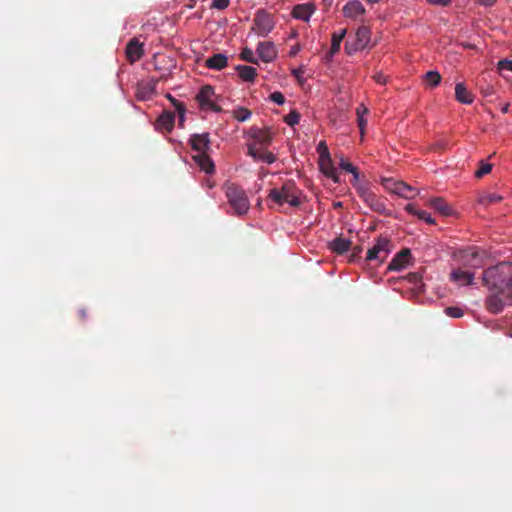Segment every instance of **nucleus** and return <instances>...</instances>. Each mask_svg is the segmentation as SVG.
I'll return each instance as SVG.
<instances>
[{
  "label": "nucleus",
  "mask_w": 512,
  "mask_h": 512,
  "mask_svg": "<svg viewBox=\"0 0 512 512\" xmlns=\"http://www.w3.org/2000/svg\"><path fill=\"white\" fill-rule=\"evenodd\" d=\"M325 147H327V146L325 145V143H324V142H320V143H319V145H318V151L320 152V155H321V154H324V156L326 155V153H325Z\"/></svg>",
  "instance_id": "a18cd8bd"
},
{
  "label": "nucleus",
  "mask_w": 512,
  "mask_h": 512,
  "mask_svg": "<svg viewBox=\"0 0 512 512\" xmlns=\"http://www.w3.org/2000/svg\"><path fill=\"white\" fill-rule=\"evenodd\" d=\"M166 98L172 103V105L175 107L178 115L180 116V118H183L184 115H185V112H186V108H185V105L178 101L177 99H175L171 94H167L166 95Z\"/></svg>",
  "instance_id": "473e14b6"
},
{
  "label": "nucleus",
  "mask_w": 512,
  "mask_h": 512,
  "mask_svg": "<svg viewBox=\"0 0 512 512\" xmlns=\"http://www.w3.org/2000/svg\"><path fill=\"white\" fill-rule=\"evenodd\" d=\"M346 33H347L346 29H341L339 32H334L332 34L331 47H330V51H329V57H333L336 53L339 52L340 46H341V42L344 39Z\"/></svg>",
  "instance_id": "b1692460"
},
{
  "label": "nucleus",
  "mask_w": 512,
  "mask_h": 512,
  "mask_svg": "<svg viewBox=\"0 0 512 512\" xmlns=\"http://www.w3.org/2000/svg\"><path fill=\"white\" fill-rule=\"evenodd\" d=\"M284 121L287 125L293 127L300 121V113L296 110H292L289 114L284 117Z\"/></svg>",
  "instance_id": "72a5a7b5"
},
{
  "label": "nucleus",
  "mask_w": 512,
  "mask_h": 512,
  "mask_svg": "<svg viewBox=\"0 0 512 512\" xmlns=\"http://www.w3.org/2000/svg\"><path fill=\"white\" fill-rule=\"evenodd\" d=\"M405 209L408 213L416 215L418 220L425 221L427 224H436L429 213L418 209L414 204H408Z\"/></svg>",
  "instance_id": "393cba45"
},
{
  "label": "nucleus",
  "mask_w": 512,
  "mask_h": 512,
  "mask_svg": "<svg viewBox=\"0 0 512 512\" xmlns=\"http://www.w3.org/2000/svg\"><path fill=\"white\" fill-rule=\"evenodd\" d=\"M342 12L345 17L355 19L365 14L366 10L359 0H350L344 5Z\"/></svg>",
  "instance_id": "6ab92c4d"
},
{
  "label": "nucleus",
  "mask_w": 512,
  "mask_h": 512,
  "mask_svg": "<svg viewBox=\"0 0 512 512\" xmlns=\"http://www.w3.org/2000/svg\"><path fill=\"white\" fill-rule=\"evenodd\" d=\"M240 57L242 60L246 61V62H249V63H252V64H257L258 63V59L254 57V53L252 51V49L248 48V47H245L241 54H240Z\"/></svg>",
  "instance_id": "f704fd0d"
},
{
  "label": "nucleus",
  "mask_w": 512,
  "mask_h": 512,
  "mask_svg": "<svg viewBox=\"0 0 512 512\" xmlns=\"http://www.w3.org/2000/svg\"><path fill=\"white\" fill-rule=\"evenodd\" d=\"M428 205L443 216H456L454 208L442 197H434L428 200Z\"/></svg>",
  "instance_id": "4468645a"
},
{
  "label": "nucleus",
  "mask_w": 512,
  "mask_h": 512,
  "mask_svg": "<svg viewBox=\"0 0 512 512\" xmlns=\"http://www.w3.org/2000/svg\"><path fill=\"white\" fill-rule=\"evenodd\" d=\"M450 280L459 286L472 285L474 280V273L471 270L461 266L451 271Z\"/></svg>",
  "instance_id": "9d476101"
},
{
  "label": "nucleus",
  "mask_w": 512,
  "mask_h": 512,
  "mask_svg": "<svg viewBox=\"0 0 512 512\" xmlns=\"http://www.w3.org/2000/svg\"><path fill=\"white\" fill-rule=\"evenodd\" d=\"M270 99H271V101H273L274 103H277L278 105H282L285 102L284 95L279 91L273 92L270 95Z\"/></svg>",
  "instance_id": "58836bf2"
},
{
  "label": "nucleus",
  "mask_w": 512,
  "mask_h": 512,
  "mask_svg": "<svg viewBox=\"0 0 512 512\" xmlns=\"http://www.w3.org/2000/svg\"><path fill=\"white\" fill-rule=\"evenodd\" d=\"M193 159L199 165L201 170L205 171L206 173H212L214 171V163L207 155V152L197 154L193 157Z\"/></svg>",
  "instance_id": "5701e85b"
},
{
  "label": "nucleus",
  "mask_w": 512,
  "mask_h": 512,
  "mask_svg": "<svg viewBox=\"0 0 512 512\" xmlns=\"http://www.w3.org/2000/svg\"><path fill=\"white\" fill-rule=\"evenodd\" d=\"M497 69L500 73H502L503 71L512 72V61L508 59L500 60L497 64Z\"/></svg>",
  "instance_id": "4c0bfd02"
},
{
  "label": "nucleus",
  "mask_w": 512,
  "mask_h": 512,
  "mask_svg": "<svg viewBox=\"0 0 512 512\" xmlns=\"http://www.w3.org/2000/svg\"><path fill=\"white\" fill-rule=\"evenodd\" d=\"M482 284L488 290L485 301L489 312L498 314L512 305V262H501L483 271Z\"/></svg>",
  "instance_id": "f257e3e1"
},
{
  "label": "nucleus",
  "mask_w": 512,
  "mask_h": 512,
  "mask_svg": "<svg viewBox=\"0 0 512 512\" xmlns=\"http://www.w3.org/2000/svg\"><path fill=\"white\" fill-rule=\"evenodd\" d=\"M503 197L497 193H484L480 196L479 202L483 205H489L500 202Z\"/></svg>",
  "instance_id": "c85d7f7f"
},
{
  "label": "nucleus",
  "mask_w": 512,
  "mask_h": 512,
  "mask_svg": "<svg viewBox=\"0 0 512 512\" xmlns=\"http://www.w3.org/2000/svg\"><path fill=\"white\" fill-rule=\"evenodd\" d=\"M194 151L205 153L210 149L209 133L193 134L189 140Z\"/></svg>",
  "instance_id": "f3484780"
},
{
  "label": "nucleus",
  "mask_w": 512,
  "mask_h": 512,
  "mask_svg": "<svg viewBox=\"0 0 512 512\" xmlns=\"http://www.w3.org/2000/svg\"><path fill=\"white\" fill-rule=\"evenodd\" d=\"M365 1L370 3V4H375V3L380 2L381 0H365Z\"/></svg>",
  "instance_id": "864d4df0"
},
{
  "label": "nucleus",
  "mask_w": 512,
  "mask_h": 512,
  "mask_svg": "<svg viewBox=\"0 0 512 512\" xmlns=\"http://www.w3.org/2000/svg\"><path fill=\"white\" fill-rule=\"evenodd\" d=\"M230 0H213L211 7L219 10H223L228 7Z\"/></svg>",
  "instance_id": "ea45409f"
},
{
  "label": "nucleus",
  "mask_w": 512,
  "mask_h": 512,
  "mask_svg": "<svg viewBox=\"0 0 512 512\" xmlns=\"http://www.w3.org/2000/svg\"><path fill=\"white\" fill-rule=\"evenodd\" d=\"M356 113H357L358 126L360 128L361 133L363 134L364 129L367 125V121L364 119V116L362 114H360V109H356Z\"/></svg>",
  "instance_id": "a19ab883"
},
{
  "label": "nucleus",
  "mask_w": 512,
  "mask_h": 512,
  "mask_svg": "<svg viewBox=\"0 0 512 512\" xmlns=\"http://www.w3.org/2000/svg\"><path fill=\"white\" fill-rule=\"evenodd\" d=\"M374 80L381 84V85H385L386 82H387V77L382 73V72H377L374 76H373Z\"/></svg>",
  "instance_id": "c03bdc74"
},
{
  "label": "nucleus",
  "mask_w": 512,
  "mask_h": 512,
  "mask_svg": "<svg viewBox=\"0 0 512 512\" xmlns=\"http://www.w3.org/2000/svg\"><path fill=\"white\" fill-rule=\"evenodd\" d=\"M480 164V167L479 169L475 172V177L476 178H482L483 176H485L486 174L490 173L491 170H492V164L490 163H485L483 160H481L479 162Z\"/></svg>",
  "instance_id": "c9c22d12"
},
{
  "label": "nucleus",
  "mask_w": 512,
  "mask_h": 512,
  "mask_svg": "<svg viewBox=\"0 0 512 512\" xmlns=\"http://www.w3.org/2000/svg\"><path fill=\"white\" fill-rule=\"evenodd\" d=\"M352 233H353V231L351 229H349L348 237H346L344 234H340L334 240L329 242V244H328L329 249L332 252L339 254V255L347 252L354 244Z\"/></svg>",
  "instance_id": "1a4fd4ad"
},
{
  "label": "nucleus",
  "mask_w": 512,
  "mask_h": 512,
  "mask_svg": "<svg viewBox=\"0 0 512 512\" xmlns=\"http://www.w3.org/2000/svg\"><path fill=\"white\" fill-rule=\"evenodd\" d=\"M418 191L416 188L408 185L407 183L401 181L400 186L398 187L397 195L406 199H412L416 195H418Z\"/></svg>",
  "instance_id": "bb28decb"
},
{
  "label": "nucleus",
  "mask_w": 512,
  "mask_h": 512,
  "mask_svg": "<svg viewBox=\"0 0 512 512\" xmlns=\"http://www.w3.org/2000/svg\"><path fill=\"white\" fill-rule=\"evenodd\" d=\"M426 1L431 5L446 7L451 4L452 0H426Z\"/></svg>",
  "instance_id": "37998d69"
},
{
  "label": "nucleus",
  "mask_w": 512,
  "mask_h": 512,
  "mask_svg": "<svg viewBox=\"0 0 512 512\" xmlns=\"http://www.w3.org/2000/svg\"><path fill=\"white\" fill-rule=\"evenodd\" d=\"M411 257V252L409 249H402L399 253H397L393 259L390 261L388 265V270L390 271H400L406 267L408 261Z\"/></svg>",
  "instance_id": "a211bd4d"
},
{
  "label": "nucleus",
  "mask_w": 512,
  "mask_h": 512,
  "mask_svg": "<svg viewBox=\"0 0 512 512\" xmlns=\"http://www.w3.org/2000/svg\"><path fill=\"white\" fill-rule=\"evenodd\" d=\"M350 249H352L351 261L358 257L363 250L360 244H353V246Z\"/></svg>",
  "instance_id": "79ce46f5"
},
{
  "label": "nucleus",
  "mask_w": 512,
  "mask_h": 512,
  "mask_svg": "<svg viewBox=\"0 0 512 512\" xmlns=\"http://www.w3.org/2000/svg\"><path fill=\"white\" fill-rule=\"evenodd\" d=\"M315 11V4L313 2H307L295 5L292 9L291 14L295 19L308 22L311 16L315 13Z\"/></svg>",
  "instance_id": "9b49d317"
},
{
  "label": "nucleus",
  "mask_w": 512,
  "mask_h": 512,
  "mask_svg": "<svg viewBox=\"0 0 512 512\" xmlns=\"http://www.w3.org/2000/svg\"><path fill=\"white\" fill-rule=\"evenodd\" d=\"M301 73H302V72H301L300 70H294V71H293V74H294V75H295V77H297V78H299V77H300V74H301Z\"/></svg>",
  "instance_id": "603ef678"
},
{
  "label": "nucleus",
  "mask_w": 512,
  "mask_h": 512,
  "mask_svg": "<svg viewBox=\"0 0 512 512\" xmlns=\"http://www.w3.org/2000/svg\"><path fill=\"white\" fill-rule=\"evenodd\" d=\"M339 166L341 169L345 170L346 172H349L353 175L354 181H358L359 179V172L358 169L351 164L346 158L341 157L339 161Z\"/></svg>",
  "instance_id": "cd10ccee"
},
{
  "label": "nucleus",
  "mask_w": 512,
  "mask_h": 512,
  "mask_svg": "<svg viewBox=\"0 0 512 512\" xmlns=\"http://www.w3.org/2000/svg\"><path fill=\"white\" fill-rule=\"evenodd\" d=\"M228 58L226 55L217 53L208 57L205 66L213 70H222L227 66Z\"/></svg>",
  "instance_id": "412c9836"
},
{
  "label": "nucleus",
  "mask_w": 512,
  "mask_h": 512,
  "mask_svg": "<svg viewBox=\"0 0 512 512\" xmlns=\"http://www.w3.org/2000/svg\"><path fill=\"white\" fill-rule=\"evenodd\" d=\"M455 98L462 104H472L474 95L467 89L464 83H457L455 86Z\"/></svg>",
  "instance_id": "aec40b11"
},
{
  "label": "nucleus",
  "mask_w": 512,
  "mask_h": 512,
  "mask_svg": "<svg viewBox=\"0 0 512 512\" xmlns=\"http://www.w3.org/2000/svg\"><path fill=\"white\" fill-rule=\"evenodd\" d=\"M325 153H326L325 156H324V154H321V157H320V162H319L320 169L327 177L331 178L335 183H338V182H340L339 176H338L336 168L332 164L327 147H325Z\"/></svg>",
  "instance_id": "ddd939ff"
},
{
  "label": "nucleus",
  "mask_w": 512,
  "mask_h": 512,
  "mask_svg": "<svg viewBox=\"0 0 512 512\" xmlns=\"http://www.w3.org/2000/svg\"><path fill=\"white\" fill-rule=\"evenodd\" d=\"M187 1H188V3L185 6L188 8H193L195 6L197 0H187Z\"/></svg>",
  "instance_id": "8fccbe9b"
},
{
  "label": "nucleus",
  "mask_w": 512,
  "mask_h": 512,
  "mask_svg": "<svg viewBox=\"0 0 512 512\" xmlns=\"http://www.w3.org/2000/svg\"><path fill=\"white\" fill-rule=\"evenodd\" d=\"M401 184V181H398V180H395L393 178H383L382 179V185L384 186V188L393 193V194H396L397 195V191H398V187L400 186Z\"/></svg>",
  "instance_id": "7c9ffc66"
},
{
  "label": "nucleus",
  "mask_w": 512,
  "mask_h": 512,
  "mask_svg": "<svg viewBox=\"0 0 512 512\" xmlns=\"http://www.w3.org/2000/svg\"><path fill=\"white\" fill-rule=\"evenodd\" d=\"M214 88L210 85L203 86L196 96V100L199 106L203 110H212L214 112H220L221 107L213 102Z\"/></svg>",
  "instance_id": "6e6552de"
},
{
  "label": "nucleus",
  "mask_w": 512,
  "mask_h": 512,
  "mask_svg": "<svg viewBox=\"0 0 512 512\" xmlns=\"http://www.w3.org/2000/svg\"><path fill=\"white\" fill-rule=\"evenodd\" d=\"M300 193L301 192L297 188L296 184L289 180L280 188L271 189L268 194V199L279 207H283L285 205L288 207H297L300 205Z\"/></svg>",
  "instance_id": "7ed1b4c3"
},
{
  "label": "nucleus",
  "mask_w": 512,
  "mask_h": 512,
  "mask_svg": "<svg viewBox=\"0 0 512 512\" xmlns=\"http://www.w3.org/2000/svg\"><path fill=\"white\" fill-rule=\"evenodd\" d=\"M184 119H185V116H184L183 118H180V117H179L180 125H183Z\"/></svg>",
  "instance_id": "6e6d98bb"
},
{
  "label": "nucleus",
  "mask_w": 512,
  "mask_h": 512,
  "mask_svg": "<svg viewBox=\"0 0 512 512\" xmlns=\"http://www.w3.org/2000/svg\"><path fill=\"white\" fill-rule=\"evenodd\" d=\"M251 114V111L245 107H239L233 111V117L239 122L247 121Z\"/></svg>",
  "instance_id": "2f4dec72"
},
{
  "label": "nucleus",
  "mask_w": 512,
  "mask_h": 512,
  "mask_svg": "<svg viewBox=\"0 0 512 512\" xmlns=\"http://www.w3.org/2000/svg\"><path fill=\"white\" fill-rule=\"evenodd\" d=\"M251 141L247 144L248 155L254 160L267 164L275 162L276 157L267 150L272 142V133L269 128L252 127L250 129Z\"/></svg>",
  "instance_id": "f03ea898"
},
{
  "label": "nucleus",
  "mask_w": 512,
  "mask_h": 512,
  "mask_svg": "<svg viewBox=\"0 0 512 512\" xmlns=\"http://www.w3.org/2000/svg\"><path fill=\"white\" fill-rule=\"evenodd\" d=\"M143 54V44L137 38H132L126 45V57L128 61L134 63L140 60Z\"/></svg>",
  "instance_id": "dca6fc26"
},
{
  "label": "nucleus",
  "mask_w": 512,
  "mask_h": 512,
  "mask_svg": "<svg viewBox=\"0 0 512 512\" xmlns=\"http://www.w3.org/2000/svg\"><path fill=\"white\" fill-rule=\"evenodd\" d=\"M259 58L263 62H272L277 57V49L273 42H259L256 49Z\"/></svg>",
  "instance_id": "f8f14e48"
},
{
  "label": "nucleus",
  "mask_w": 512,
  "mask_h": 512,
  "mask_svg": "<svg viewBox=\"0 0 512 512\" xmlns=\"http://www.w3.org/2000/svg\"><path fill=\"white\" fill-rule=\"evenodd\" d=\"M236 70L238 71L240 78L247 82H253L257 76V70L251 66L238 65Z\"/></svg>",
  "instance_id": "a878e982"
},
{
  "label": "nucleus",
  "mask_w": 512,
  "mask_h": 512,
  "mask_svg": "<svg viewBox=\"0 0 512 512\" xmlns=\"http://www.w3.org/2000/svg\"><path fill=\"white\" fill-rule=\"evenodd\" d=\"M445 313L453 318H461L464 314L463 310L459 307H447Z\"/></svg>",
  "instance_id": "e433bc0d"
},
{
  "label": "nucleus",
  "mask_w": 512,
  "mask_h": 512,
  "mask_svg": "<svg viewBox=\"0 0 512 512\" xmlns=\"http://www.w3.org/2000/svg\"><path fill=\"white\" fill-rule=\"evenodd\" d=\"M357 109H360V114H362L363 116L364 114L368 113V109L363 104L359 105Z\"/></svg>",
  "instance_id": "de8ad7c7"
},
{
  "label": "nucleus",
  "mask_w": 512,
  "mask_h": 512,
  "mask_svg": "<svg viewBox=\"0 0 512 512\" xmlns=\"http://www.w3.org/2000/svg\"><path fill=\"white\" fill-rule=\"evenodd\" d=\"M455 259L466 269L483 268L487 264L488 254L485 250L478 247H470L460 250L454 254Z\"/></svg>",
  "instance_id": "20e7f679"
},
{
  "label": "nucleus",
  "mask_w": 512,
  "mask_h": 512,
  "mask_svg": "<svg viewBox=\"0 0 512 512\" xmlns=\"http://www.w3.org/2000/svg\"><path fill=\"white\" fill-rule=\"evenodd\" d=\"M392 248V243L388 238L380 237L376 244L367 251L366 260H378L379 262H383L391 252Z\"/></svg>",
  "instance_id": "0eeeda50"
},
{
  "label": "nucleus",
  "mask_w": 512,
  "mask_h": 512,
  "mask_svg": "<svg viewBox=\"0 0 512 512\" xmlns=\"http://www.w3.org/2000/svg\"><path fill=\"white\" fill-rule=\"evenodd\" d=\"M371 31L366 26H360L356 31V47L355 49H365L370 42Z\"/></svg>",
  "instance_id": "4be33fe9"
},
{
  "label": "nucleus",
  "mask_w": 512,
  "mask_h": 512,
  "mask_svg": "<svg viewBox=\"0 0 512 512\" xmlns=\"http://www.w3.org/2000/svg\"><path fill=\"white\" fill-rule=\"evenodd\" d=\"M467 48H471L472 46L470 44L465 45Z\"/></svg>",
  "instance_id": "4d7b16f0"
},
{
  "label": "nucleus",
  "mask_w": 512,
  "mask_h": 512,
  "mask_svg": "<svg viewBox=\"0 0 512 512\" xmlns=\"http://www.w3.org/2000/svg\"><path fill=\"white\" fill-rule=\"evenodd\" d=\"M275 27L274 17L266 10L260 9L253 19L252 30L261 37H266Z\"/></svg>",
  "instance_id": "423d86ee"
},
{
  "label": "nucleus",
  "mask_w": 512,
  "mask_h": 512,
  "mask_svg": "<svg viewBox=\"0 0 512 512\" xmlns=\"http://www.w3.org/2000/svg\"><path fill=\"white\" fill-rule=\"evenodd\" d=\"M79 316L81 319H84L86 317V311L84 309L79 310Z\"/></svg>",
  "instance_id": "3c124183"
},
{
  "label": "nucleus",
  "mask_w": 512,
  "mask_h": 512,
  "mask_svg": "<svg viewBox=\"0 0 512 512\" xmlns=\"http://www.w3.org/2000/svg\"><path fill=\"white\" fill-rule=\"evenodd\" d=\"M502 112H503V113L508 112V104H506V105L502 108Z\"/></svg>",
  "instance_id": "5fc2aeb1"
},
{
  "label": "nucleus",
  "mask_w": 512,
  "mask_h": 512,
  "mask_svg": "<svg viewBox=\"0 0 512 512\" xmlns=\"http://www.w3.org/2000/svg\"><path fill=\"white\" fill-rule=\"evenodd\" d=\"M424 81L434 88L440 84L441 75L437 71H428L424 75Z\"/></svg>",
  "instance_id": "c756f323"
},
{
  "label": "nucleus",
  "mask_w": 512,
  "mask_h": 512,
  "mask_svg": "<svg viewBox=\"0 0 512 512\" xmlns=\"http://www.w3.org/2000/svg\"><path fill=\"white\" fill-rule=\"evenodd\" d=\"M175 114L171 111H164L155 121L156 130L163 133H170L174 127Z\"/></svg>",
  "instance_id": "2eb2a0df"
},
{
  "label": "nucleus",
  "mask_w": 512,
  "mask_h": 512,
  "mask_svg": "<svg viewBox=\"0 0 512 512\" xmlns=\"http://www.w3.org/2000/svg\"><path fill=\"white\" fill-rule=\"evenodd\" d=\"M496 0H479V2L485 6H491L495 3Z\"/></svg>",
  "instance_id": "49530a36"
},
{
  "label": "nucleus",
  "mask_w": 512,
  "mask_h": 512,
  "mask_svg": "<svg viewBox=\"0 0 512 512\" xmlns=\"http://www.w3.org/2000/svg\"><path fill=\"white\" fill-rule=\"evenodd\" d=\"M156 82H157V81H154V82H153V87H152V89H154V87H155V85H156Z\"/></svg>",
  "instance_id": "13d9d810"
},
{
  "label": "nucleus",
  "mask_w": 512,
  "mask_h": 512,
  "mask_svg": "<svg viewBox=\"0 0 512 512\" xmlns=\"http://www.w3.org/2000/svg\"><path fill=\"white\" fill-rule=\"evenodd\" d=\"M225 195L230 208L238 215L246 213L249 209V200L245 191L234 183L224 186Z\"/></svg>",
  "instance_id": "39448f33"
},
{
  "label": "nucleus",
  "mask_w": 512,
  "mask_h": 512,
  "mask_svg": "<svg viewBox=\"0 0 512 512\" xmlns=\"http://www.w3.org/2000/svg\"><path fill=\"white\" fill-rule=\"evenodd\" d=\"M299 49V46H293L290 50V55L295 56L298 53Z\"/></svg>",
  "instance_id": "09e8293b"
}]
</instances>
